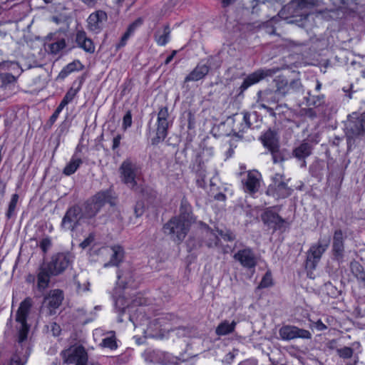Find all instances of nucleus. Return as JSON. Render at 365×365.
<instances>
[{
	"mask_svg": "<svg viewBox=\"0 0 365 365\" xmlns=\"http://www.w3.org/2000/svg\"><path fill=\"white\" fill-rule=\"evenodd\" d=\"M229 119L232 120V132L238 138H242L243 133L249 128H259L262 123V119L256 111L237 113Z\"/></svg>",
	"mask_w": 365,
	"mask_h": 365,
	"instance_id": "f257e3e1",
	"label": "nucleus"
},
{
	"mask_svg": "<svg viewBox=\"0 0 365 365\" xmlns=\"http://www.w3.org/2000/svg\"><path fill=\"white\" fill-rule=\"evenodd\" d=\"M33 306V300L31 297L25 298L21 303L17 309L15 320L19 324L17 327L18 330V343L21 344L26 341L28 334L30 330V326L27 323V319Z\"/></svg>",
	"mask_w": 365,
	"mask_h": 365,
	"instance_id": "f03ea898",
	"label": "nucleus"
},
{
	"mask_svg": "<svg viewBox=\"0 0 365 365\" xmlns=\"http://www.w3.org/2000/svg\"><path fill=\"white\" fill-rule=\"evenodd\" d=\"M346 130L348 148L350 149L354 144V138L365 135V111L361 113L354 112L349 115Z\"/></svg>",
	"mask_w": 365,
	"mask_h": 365,
	"instance_id": "7ed1b4c3",
	"label": "nucleus"
},
{
	"mask_svg": "<svg viewBox=\"0 0 365 365\" xmlns=\"http://www.w3.org/2000/svg\"><path fill=\"white\" fill-rule=\"evenodd\" d=\"M140 167L130 159L124 160L119 168L121 182L128 187L134 190H140L136 178L140 174Z\"/></svg>",
	"mask_w": 365,
	"mask_h": 365,
	"instance_id": "20e7f679",
	"label": "nucleus"
},
{
	"mask_svg": "<svg viewBox=\"0 0 365 365\" xmlns=\"http://www.w3.org/2000/svg\"><path fill=\"white\" fill-rule=\"evenodd\" d=\"M220 66V61L217 56H210L201 60L194 69L185 78L184 83L197 81L203 79L210 72L212 67L216 68Z\"/></svg>",
	"mask_w": 365,
	"mask_h": 365,
	"instance_id": "39448f33",
	"label": "nucleus"
},
{
	"mask_svg": "<svg viewBox=\"0 0 365 365\" xmlns=\"http://www.w3.org/2000/svg\"><path fill=\"white\" fill-rule=\"evenodd\" d=\"M190 222L174 217L171 218L163 227L164 232L171 236V238L178 242H182L188 230Z\"/></svg>",
	"mask_w": 365,
	"mask_h": 365,
	"instance_id": "423d86ee",
	"label": "nucleus"
},
{
	"mask_svg": "<svg viewBox=\"0 0 365 365\" xmlns=\"http://www.w3.org/2000/svg\"><path fill=\"white\" fill-rule=\"evenodd\" d=\"M63 299L64 294L62 290L59 289L50 290L43 297L40 312L46 316L56 314Z\"/></svg>",
	"mask_w": 365,
	"mask_h": 365,
	"instance_id": "0eeeda50",
	"label": "nucleus"
},
{
	"mask_svg": "<svg viewBox=\"0 0 365 365\" xmlns=\"http://www.w3.org/2000/svg\"><path fill=\"white\" fill-rule=\"evenodd\" d=\"M262 221L272 232L279 231L284 232L289 227L290 223L274 212L272 208H267L261 215Z\"/></svg>",
	"mask_w": 365,
	"mask_h": 365,
	"instance_id": "6e6552de",
	"label": "nucleus"
},
{
	"mask_svg": "<svg viewBox=\"0 0 365 365\" xmlns=\"http://www.w3.org/2000/svg\"><path fill=\"white\" fill-rule=\"evenodd\" d=\"M63 362L75 365H88V353L82 345H73L61 353ZM93 365V364H91Z\"/></svg>",
	"mask_w": 365,
	"mask_h": 365,
	"instance_id": "1a4fd4ad",
	"label": "nucleus"
},
{
	"mask_svg": "<svg viewBox=\"0 0 365 365\" xmlns=\"http://www.w3.org/2000/svg\"><path fill=\"white\" fill-rule=\"evenodd\" d=\"M168 108L162 106L159 108L158 113V118L156 123V134L155 137L152 139L153 145H158L164 141L168 135V130L172 124L169 120Z\"/></svg>",
	"mask_w": 365,
	"mask_h": 365,
	"instance_id": "9d476101",
	"label": "nucleus"
},
{
	"mask_svg": "<svg viewBox=\"0 0 365 365\" xmlns=\"http://www.w3.org/2000/svg\"><path fill=\"white\" fill-rule=\"evenodd\" d=\"M329 245V239H319L317 244L312 245L307 252L306 267L314 269L322 255Z\"/></svg>",
	"mask_w": 365,
	"mask_h": 365,
	"instance_id": "9b49d317",
	"label": "nucleus"
},
{
	"mask_svg": "<svg viewBox=\"0 0 365 365\" xmlns=\"http://www.w3.org/2000/svg\"><path fill=\"white\" fill-rule=\"evenodd\" d=\"M73 255L70 252H59L52 256L51 259L45 264L57 276L71 264Z\"/></svg>",
	"mask_w": 365,
	"mask_h": 365,
	"instance_id": "f8f14e48",
	"label": "nucleus"
},
{
	"mask_svg": "<svg viewBox=\"0 0 365 365\" xmlns=\"http://www.w3.org/2000/svg\"><path fill=\"white\" fill-rule=\"evenodd\" d=\"M293 190L282 180V175L275 174L272 183L267 188V194L277 198H286L290 196Z\"/></svg>",
	"mask_w": 365,
	"mask_h": 365,
	"instance_id": "ddd939ff",
	"label": "nucleus"
},
{
	"mask_svg": "<svg viewBox=\"0 0 365 365\" xmlns=\"http://www.w3.org/2000/svg\"><path fill=\"white\" fill-rule=\"evenodd\" d=\"M345 233L341 229H336L333 234L331 244L332 259L339 263L344 261L345 256Z\"/></svg>",
	"mask_w": 365,
	"mask_h": 365,
	"instance_id": "4468645a",
	"label": "nucleus"
},
{
	"mask_svg": "<svg viewBox=\"0 0 365 365\" xmlns=\"http://www.w3.org/2000/svg\"><path fill=\"white\" fill-rule=\"evenodd\" d=\"M81 223H83L81 219V209L78 205H73L66 210L61 226L64 230L73 231Z\"/></svg>",
	"mask_w": 365,
	"mask_h": 365,
	"instance_id": "2eb2a0df",
	"label": "nucleus"
},
{
	"mask_svg": "<svg viewBox=\"0 0 365 365\" xmlns=\"http://www.w3.org/2000/svg\"><path fill=\"white\" fill-rule=\"evenodd\" d=\"M280 338L284 341H290L300 338L304 339H312L309 331L292 325H284L279 330Z\"/></svg>",
	"mask_w": 365,
	"mask_h": 365,
	"instance_id": "dca6fc26",
	"label": "nucleus"
},
{
	"mask_svg": "<svg viewBox=\"0 0 365 365\" xmlns=\"http://www.w3.org/2000/svg\"><path fill=\"white\" fill-rule=\"evenodd\" d=\"M313 149V143L309 139H305L293 148L292 155L301 163V167L304 168L307 166L306 158L312 154Z\"/></svg>",
	"mask_w": 365,
	"mask_h": 365,
	"instance_id": "f3484780",
	"label": "nucleus"
},
{
	"mask_svg": "<svg viewBox=\"0 0 365 365\" xmlns=\"http://www.w3.org/2000/svg\"><path fill=\"white\" fill-rule=\"evenodd\" d=\"M212 155L213 150L212 148H207L197 153L192 164V171L203 175L204 172L207 170V165L211 161Z\"/></svg>",
	"mask_w": 365,
	"mask_h": 365,
	"instance_id": "a211bd4d",
	"label": "nucleus"
},
{
	"mask_svg": "<svg viewBox=\"0 0 365 365\" xmlns=\"http://www.w3.org/2000/svg\"><path fill=\"white\" fill-rule=\"evenodd\" d=\"M234 259L238 261L243 267L250 270H255L257 264L256 255L250 247L238 250L234 255Z\"/></svg>",
	"mask_w": 365,
	"mask_h": 365,
	"instance_id": "6ab92c4d",
	"label": "nucleus"
},
{
	"mask_svg": "<svg viewBox=\"0 0 365 365\" xmlns=\"http://www.w3.org/2000/svg\"><path fill=\"white\" fill-rule=\"evenodd\" d=\"M55 276L54 273L45 264H41L36 271V284L37 291L43 294L49 286L51 277Z\"/></svg>",
	"mask_w": 365,
	"mask_h": 365,
	"instance_id": "aec40b11",
	"label": "nucleus"
},
{
	"mask_svg": "<svg viewBox=\"0 0 365 365\" xmlns=\"http://www.w3.org/2000/svg\"><path fill=\"white\" fill-rule=\"evenodd\" d=\"M261 175L257 170L247 172L246 177L242 180L243 189L250 194L256 193L260 187Z\"/></svg>",
	"mask_w": 365,
	"mask_h": 365,
	"instance_id": "412c9836",
	"label": "nucleus"
},
{
	"mask_svg": "<svg viewBox=\"0 0 365 365\" xmlns=\"http://www.w3.org/2000/svg\"><path fill=\"white\" fill-rule=\"evenodd\" d=\"M108 20L107 14L102 10H98L91 14L88 18V29L96 34H98L103 28L104 24Z\"/></svg>",
	"mask_w": 365,
	"mask_h": 365,
	"instance_id": "4be33fe9",
	"label": "nucleus"
},
{
	"mask_svg": "<svg viewBox=\"0 0 365 365\" xmlns=\"http://www.w3.org/2000/svg\"><path fill=\"white\" fill-rule=\"evenodd\" d=\"M280 98L274 90L266 89L257 93V103L262 108H267L269 105L277 104Z\"/></svg>",
	"mask_w": 365,
	"mask_h": 365,
	"instance_id": "5701e85b",
	"label": "nucleus"
},
{
	"mask_svg": "<svg viewBox=\"0 0 365 365\" xmlns=\"http://www.w3.org/2000/svg\"><path fill=\"white\" fill-rule=\"evenodd\" d=\"M92 202L99 209L106 204H109L111 207L115 205V199L112 196L110 190H103L96 193L91 199Z\"/></svg>",
	"mask_w": 365,
	"mask_h": 365,
	"instance_id": "b1692460",
	"label": "nucleus"
},
{
	"mask_svg": "<svg viewBox=\"0 0 365 365\" xmlns=\"http://www.w3.org/2000/svg\"><path fill=\"white\" fill-rule=\"evenodd\" d=\"M19 71L17 76L9 72L0 73V88L4 91L13 92L16 87L18 77L23 71L22 69H19Z\"/></svg>",
	"mask_w": 365,
	"mask_h": 365,
	"instance_id": "393cba45",
	"label": "nucleus"
},
{
	"mask_svg": "<svg viewBox=\"0 0 365 365\" xmlns=\"http://www.w3.org/2000/svg\"><path fill=\"white\" fill-rule=\"evenodd\" d=\"M269 71H264L262 69L257 70L250 75H248L243 81L240 87V93H243L251 86L257 83L261 80L264 79L269 75Z\"/></svg>",
	"mask_w": 365,
	"mask_h": 365,
	"instance_id": "a878e982",
	"label": "nucleus"
},
{
	"mask_svg": "<svg viewBox=\"0 0 365 365\" xmlns=\"http://www.w3.org/2000/svg\"><path fill=\"white\" fill-rule=\"evenodd\" d=\"M100 212L99 209L92 202H87L84 211L81 212V219L83 222L87 223L92 227H96V215Z\"/></svg>",
	"mask_w": 365,
	"mask_h": 365,
	"instance_id": "bb28decb",
	"label": "nucleus"
},
{
	"mask_svg": "<svg viewBox=\"0 0 365 365\" xmlns=\"http://www.w3.org/2000/svg\"><path fill=\"white\" fill-rule=\"evenodd\" d=\"M76 42L78 46L88 53L95 52V45L93 41L87 37L86 33L81 30L78 31L76 35Z\"/></svg>",
	"mask_w": 365,
	"mask_h": 365,
	"instance_id": "cd10ccee",
	"label": "nucleus"
},
{
	"mask_svg": "<svg viewBox=\"0 0 365 365\" xmlns=\"http://www.w3.org/2000/svg\"><path fill=\"white\" fill-rule=\"evenodd\" d=\"M263 145L271 150L279 147V138L275 131L272 130H267L260 138Z\"/></svg>",
	"mask_w": 365,
	"mask_h": 365,
	"instance_id": "c85d7f7f",
	"label": "nucleus"
},
{
	"mask_svg": "<svg viewBox=\"0 0 365 365\" xmlns=\"http://www.w3.org/2000/svg\"><path fill=\"white\" fill-rule=\"evenodd\" d=\"M143 357L145 361L148 363L162 364L166 363V355L160 350L147 349L143 353Z\"/></svg>",
	"mask_w": 365,
	"mask_h": 365,
	"instance_id": "c756f323",
	"label": "nucleus"
},
{
	"mask_svg": "<svg viewBox=\"0 0 365 365\" xmlns=\"http://www.w3.org/2000/svg\"><path fill=\"white\" fill-rule=\"evenodd\" d=\"M171 30L169 24L163 26V29H158L155 32L154 38L158 46H165L170 40Z\"/></svg>",
	"mask_w": 365,
	"mask_h": 365,
	"instance_id": "7c9ffc66",
	"label": "nucleus"
},
{
	"mask_svg": "<svg viewBox=\"0 0 365 365\" xmlns=\"http://www.w3.org/2000/svg\"><path fill=\"white\" fill-rule=\"evenodd\" d=\"M220 240L215 232L207 227L203 234L202 243L209 248L219 247Z\"/></svg>",
	"mask_w": 365,
	"mask_h": 365,
	"instance_id": "2f4dec72",
	"label": "nucleus"
},
{
	"mask_svg": "<svg viewBox=\"0 0 365 365\" xmlns=\"http://www.w3.org/2000/svg\"><path fill=\"white\" fill-rule=\"evenodd\" d=\"M110 250L112 251L110 259L108 263L105 264L104 267H106L109 266H118L124 257V250L122 247L114 245L110 247Z\"/></svg>",
	"mask_w": 365,
	"mask_h": 365,
	"instance_id": "473e14b6",
	"label": "nucleus"
},
{
	"mask_svg": "<svg viewBox=\"0 0 365 365\" xmlns=\"http://www.w3.org/2000/svg\"><path fill=\"white\" fill-rule=\"evenodd\" d=\"M47 38L51 40L54 41L53 42L48 43L47 46L48 51L51 54H53V55L58 54L61 51H62L66 46V39L63 38H53L52 34H48Z\"/></svg>",
	"mask_w": 365,
	"mask_h": 365,
	"instance_id": "72a5a7b5",
	"label": "nucleus"
},
{
	"mask_svg": "<svg viewBox=\"0 0 365 365\" xmlns=\"http://www.w3.org/2000/svg\"><path fill=\"white\" fill-rule=\"evenodd\" d=\"M83 80L84 79L83 77H81L80 78L79 83L76 88L74 87L76 83V81H74L73 83L72 87L66 92V95L64 96L62 101H61L60 105H61L63 107H65L70 102H71L73 101L74 97L76 96V94L81 90L82 84L83 83Z\"/></svg>",
	"mask_w": 365,
	"mask_h": 365,
	"instance_id": "f704fd0d",
	"label": "nucleus"
},
{
	"mask_svg": "<svg viewBox=\"0 0 365 365\" xmlns=\"http://www.w3.org/2000/svg\"><path fill=\"white\" fill-rule=\"evenodd\" d=\"M304 99L306 105L309 107L318 108L325 104V96L324 94L312 95L311 91H308Z\"/></svg>",
	"mask_w": 365,
	"mask_h": 365,
	"instance_id": "c9c22d12",
	"label": "nucleus"
},
{
	"mask_svg": "<svg viewBox=\"0 0 365 365\" xmlns=\"http://www.w3.org/2000/svg\"><path fill=\"white\" fill-rule=\"evenodd\" d=\"M319 4V0H292L288 5V9H297L302 10L314 7Z\"/></svg>",
	"mask_w": 365,
	"mask_h": 365,
	"instance_id": "e433bc0d",
	"label": "nucleus"
},
{
	"mask_svg": "<svg viewBox=\"0 0 365 365\" xmlns=\"http://www.w3.org/2000/svg\"><path fill=\"white\" fill-rule=\"evenodd\" d=\"M83 163L81 158L76 155H73L69 163L63 168V173L67 176L73 174L80 165Z\"/></svg>",
	"mask_w": 365,
	"mask_h": 365,
	"instance_id": "4c0bfd02",
	"label": "nucleus"
},
{
	"mask_svg": "<svg viewBox=\"0 0 365 365\" xmlns=\"http://www.w3.org/2000/svg\"><path fill=\"white\" fill-rule=\"evenodd\" d=\"M236 326V322L232 321L230 323L228 321L225 320L222 322L216 328L215 333L218 336H225L234 331Z\"/></svg>",
	"mask_w": 365,
	"mask_h": 365,
	"instance_id": "58836bf2",
	"label": "nucleus"
},
{
	"mask_svg": "<svg viewBox=\"0 0 365 365\" xmlns=\"http://www.w3.org/2000/svg\"><path fill=\"white\" fill-rule=\"evenodd\" d=\"M350 269L357 280L365 286V272L363 266L359 262L353 261L350 263Z\"/></svg>",
	"mask_w": 365,
	"mask_h": 365,
	"instance_id": "ea45409f",
	"label": "nucleus"
},
{
	"mask_svg": "<svg viewBox=\"0 0 365 365\" xmlns=\"http://www.w3.org/2000/svg\"><path fill=\"white\" fill-rule=\"evenodd\" d=\"M19 199V196L17 193H14L11 195V200L8 205V208L6 212V217L9 220L15 217L16 215L17 203Z\"/></svg>",
	"mask_w": 365,
	"mask_h": 365,
	"instance_id": "a19ab883",
	"label": "nucleus"
},
{
	"mask_svg": "<svg viewBox=\"0 0 365 365\" xmlns=\"http://www.w3.org/2000/svg\"><path fill=\"white\" fill-rule=\"evenodd\" d=\"M276 92L282 98L287 94V79L283 76H278L275 80Z\"/></svg>",
	"mask_w": 365,
	"mask_h": 365,
	"instance_id": "79ce46f5",
	"label": "nucleus"
},
{
	"mask_svg": "<svg viewBox=\"0 0 365 365\" xmlns=\"http://www.w3.org/2000/svg\"><path fill=\"white\" fill-rule=\"evenodd\" d=\"M180 212V215L178 217H180L181 219L190 222L191 206L185 197H183L181 200Z\"/></svg>",
	"mask_w": 365,
	"mask_h": 365,
	"instance_id": "37998d69",
	"label": "nucleus"
},
{
	"mask_svg": "<svg viewBox=\"0 0 365 365\" xmlns=\"http://www.w3.org/2000/svg\"><path fill=\"white\" fill-rule=\"evenodd\" d=\"M15 69L18 72L19 69H21L19 63L15 61H4L0 62V73L9 72Z\"/></svg>",
	"mask_w": 365,
	"mask_h": 365,
	"instance_id": "c03bdc74",
	"label": "nucleus"
},
{
	"mask_svg": "<svg viewBox=\"0 0 365 365\" xmlns=\"http://www.w3.org/2000/svg\"><path fill=\"white\" fill-rule=\"evenodd\" d=\"M28 359L26 353L21 354L18 351L12 356L9 365H24Z\"/></svg>",
	"mask_w": 365,
	"mask_h": 365,
	"instance_id": "a18cd8bd",
	"label": "nucleus"
},
{
	"mask_svg": "<svg viewBox=\"0 0 365 365\" xmlns=\"http://www.w3.org/2000/svg\"><path fill=\"white\" fill-rule=\"evenodd\" d=\"M273 284L272 273L269 270L267 271L259 282L257 289H264L271 287Z\"/></svg>",
	"mask_w": 365,
	"mask_h": 365,
	"instance_id": "49530a36",
	"label": "nucleus"
},
{
	"mask_svg": "<svg viewBox=\"0 0 365 365\" xmlns=\"http://www.w3.org/2000/svg\"><path fill=\"white\" fill-rule=\"evenodd\" d=\"M336 353L340 358L348 359L352 357L354 354V348L344 346L336 349Z\"/></svg>",
	"mask_w": 365,
	"mask_h": 365,
	"instance_id": "de8ad7c7",
	"label": "nucleus"
},
{
	"mask_svg": "<svg viewBox=\"0 0 365 365\" xmlns=\"http://www.w3.org/2000/svg\"><path fill=\"white\" fill-rule=\"evenodd\" d=\"M272 155V160L274 163H279L283 162L285 158L284 157L282 151L280 150V148L272 149L269 150Z\"/></svg>",
	"mask_w": 365,
	"mask_h": 365,
	"instance_id": "09e8293b",
	"label": "nucleus"
},
{
	"mask_svg": "<svg viewBox=\"0 0 365 365\" xmlns=\"http://www.w3.org/2000/svg\"><path fill=\"white\" fill-rule=\"evenodd\" d=\"M101 345L103 347L108 348L111 350L115 349L118 346L116 341H115V338L114 336H108V337L104 338L102 340Z\"/></svg>",
	"mask_w": 365,
	"mask_h": 365,
	"instance_id": "8fccbe9b",
	"label": "nucleus"
},
{
	"mask_svg": "<svg viewBox=\"0 0 365 365\" xmlns=\"http://www.w3.org/2000/svg\"><path fill=\"white\" fill-rule=\"evenodd\" d=\"M135 26L136 23H133L131 25H130V26L128 29V31L121 37L120 43L116 46L117 48H120V47L124 46L125 45L126 41L128 40L130 34L134 31Z\"/></svg>",
	"mask_w": 365,
	"mask_h": 365,
	"instance_id": "3c124183",
	"label": "nucleus"
},
{
	"mask_svg": "<svg viewBox=\"0 0 365 365\" xmlns=\"http://www.w3.org/2000/svg\"><path fill=\"white\" fill-rule=\"evenodd\" d=\"M132 125V114L130 110H128L123 118L122 128L126 130Z\"/></svg>",
	"mask_w": 365,
	"mask_h": 365,
	"instance_id": "603ef678",
	"label": "nucleus"
},
{
	"mask_svg": "<svg viewBox=\"0 0 365 365\" xmlns=\"http://www.w3.org/2000/svg\"><path fill=\"white\" fill-rule=\"evenodd\" d=\"M185 114H186L187 119V128L189 130H192L195 128V114L190 110H187L185 113Z\"/></svg>",
	"mask_w": 365,
	"mask_h": 365,
	"instance_id": "864d4df0",
	"label": "nucleus"
},
{
	"mask_svg": "<svg viewBox=\"0 0 365 365\" xmlns=\"http://www.w3.org/2000/svg\"><path fill=\"white\" fill-rule=\"evenodd\" d=\"M67 68H69L71 72L78 71L83 69V66L79 60L73 61V62L66 65Z\"/></svg>",
	"mask_w": 365,
	"mask_h": 365,
	"instance_id": "5fc2aeb1",
	"label": "nucleus"
},
{
	"mask_svg": "<svg viewBox=\"0 0 365 365\" xmlns=\"http://www.w3.org/2000/svg\"><path fill=\"white\" fill-rule=\"evenodd\" d=\"M51 246V240L48 237L42 239L39 244V247L44 254L47 252Z\"/></svg>",
	"mask_w": 365,
	"mask_h": 365,
	"instance_id": "6e6d98bb",
	"label": "nucleus"
},
{
	"mask_svg": "<svg viewBox=\"0 0 365 365\" xmlns=\"http://www.w3.org/2000/svg\"><path fill=\"white\" fill-rule=\"evenodd\" d=\"M144 212V203L142 201H138L134 206V213L136 217H140Z\"/></svg>",
	"mask_w": 365,
	"mask_h": 365,
	"instance_id": "4d7b16f0",
	"label": "nucleus"
},
{
	"mask_svg": "<svg viewBox=\"0 0 365 365\" xmlns=\"http://www.w3.org/2000/svg\"><path fill=\"white\" fill-rule=\"evenodd\" d=\"M196 175V183L200 187H205L206 186L205 178L207 176V172H204L203 175H200L199 173H195Z\"/></svg>",
	"mask_w": 365,
	"mask_h": 365,
	"instance_id": "13d9d810",
	"label": "nucleus"
},
{
	"mask_svg": "<svg viewBox=\"0 0 365 365\" xmlns=\"http://www.w3.org/2000/svg\"><path fill=\"white\" fill-rule=\"evenodd\" d=\"M291 87L293 93H299L302 91V84L299 79H294L291 81Z\"/></svg>",
	"mask_w": 365,
	"mask_h": 365,
	"instance_id": "bf43d9fd",
	"label": "nucleus"
},
{
	"mask_svg": "<svg viewBox=\"0 0 365 365\" xmlns=\"http://www.w3.org/2000/svg\"><path fill=\"white\" fill-rule=\"evenodd\" d=\"M302 112L305 116L311 119H314L317 116V112L311 107L302 109Z\"/></svg>",
	"mask_w": 365,
	"mask_h": 365,
	"instance_id": "052dcab7",
	"label": "nucleus"
},
{
	"mask_svg": "<svg viewBox=\"0 0 365 365\" xmlns=\"http://www.w3.org/2000/svg\"><path fill=\"white\" fill-rule=\"evenodd\" d=\"M63 108L64 107H63L60 104L58 106V107L56 108V109L55 110V111L53 112V113L51 115V116L49 118V122L51 125L56 122V120H57L59 114L61 113V112L62 111Z\"/></svg>",
	"mask_w": 365,
	"mask_h": 365,
	"instance_id": "680f3d73",
	"label": "nucleus"
},
{
	"mask_svg": "<svg viewBox=\"0 0 365 365\" xmlns=\"http://www.w3.org/2000/svg\"><path fill=\"white\" fill-rule=\"evenodd\" d=\"M311 326L312 328H314L318 331H324L327 329V327L320 319L312 322Z\"/></svg>",
	"mask_w": 365,
	"mask_h": 365,
	"instance_id": "e2e57ef3",
	"label": "nucleus"
},
{
	"mask_svg": "<svg viewBox=\"0 0 365 365\" xmlns=\"http://www.w3.org/2000/svg\"><path fill=\"white\" fill-rule=\"evenodd\" d=\"M71 73H72L71 71H70L69 68H67V66H66L63 68V69L58 73L57 78L63 80Z\"/></svg>",
	"mask_w": 365,
	"mask_h": 365,
	"instance_id": "0e129e2a",
	"label": "nucleus"
},
{
	"mask_svg": "<svg viewBox=\"0 0 365 365\" xmlns=\"http://www.w3.org/2000/svg\"><path fill=\"white\" fill-rule=\"evenodd\" d=\"M219 234L222 236V237L227 241L232 242L235 240V236L231 232H227L226 233H223L222 231H220Z\"/></svg>",
	"mask_w": 365,
	"mask_h": 365,
	"instance_id": "69168bd1",
	"label": "nucleus"
},
{
	"mask_svg": "<svg viewBox=\"0 0 365 365\" xmlns=\"http://www.w3.org/2000/svg\"><path fill=\"white\" fill-rule=\"evenodd\" d=\"M121 139H122V135L120 134H118L113 138V145H112L113 150H115L119 147Z\"/></svg>",
	"mask_w": 365,
	"mask_h": 365,
	"instance_id": "338daca9",
	"label": "nucleus"
},
{
	"mask_svg": "<svg viewBox=\"0 0 365 365\" xmlns=\"http://www.w3.org/2000/svg\"><path fill=\"white\" fill-rule=\"evenodd\" d=\"M94 240V237L92 235H90L87 238H86L81 243V247L82 248H86L87 247H88L91 243Z\"/></svg>",
	"mask_w": 365,
	"mask_h": 365,
	"instance_id": "774afa93",
	"label": "nucleus"
}]
</instances>
